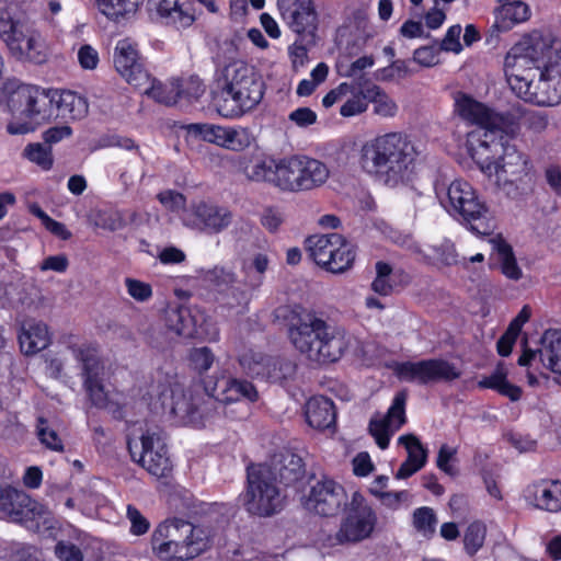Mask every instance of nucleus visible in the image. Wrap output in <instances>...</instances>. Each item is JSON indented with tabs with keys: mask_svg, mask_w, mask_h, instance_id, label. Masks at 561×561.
Here are the masks:
<instances>
[{
	"mask_svg": "<svg viewBox=\"0 0 561 561\" xmlns=\"http://www.w3.org/2000/svg\"><path fill=\"white\" fill-rule=\"evenodd\" d=\"M504 70L512 90L526 102H561V39L550 32L525 35L507 53Z\"/></svg>",
	"mask_w": 561,
	"mask_h": 561,
	"instance_id": "f257e3e1",
	"label": "nucleus"
},
{
	"mask_svg": "<svg viewBox=\"0 0 561 561\" xmlns=\"http://www.w3.org/2000/svg\"><path fill=\"white\" fill-rule=\"evenodd\" d=\"M507 129L497 137L486 133L478 145L470 142V153L480 170L506 195L516 197L531 188L533 164L528 156L513 144Z\"/></svg>",
	"mask_w": 561,
	"mask_h": 561,
	"instance_id": "f03ea898",
	"label": "nucleus"
},
{
	"mask_svg": "<svg viewBox=\"0 0 561 561\" xmlns=\"http://www.w3.org/2000/svg\"><path fill=\"white\" fill-rule=\"evenodd\" d=\"M288 337L294 347L318 364L339 360L356 343L345 329L331 327L314 312L294 311L288 319Z\"/></svg>",
	"mask_w": 561,
	"mask_h": 561,
	"instance_id": "7ed1b4c3",
	"label": "nucleus"
},
{
	"mask_svg": "<svg viewBox=\"0 0 561 561\" xmlns=\"http://www.w3.org/2000/svg\"><path fill=\"white\" fill-rule=\"evenodd\" d=\"M417 151L402 133L379 135L360 148L359 165L369 175L388 186L411 180L416 167Z\"/></svg>",
	"mask_w": 561,
	"mask_h": 561,
	"instance_id": "20e7f679",
	"label": "nucleus"
},
{
	"mask_svg": "<svg viewBox=\"0 0 561 561\" xmlns=\"http://www.w3.org/2000/svg\"><path fill=\"white\" fill-rule=\"evenodd\" d=\"M146 394L150 404L182 420H194L196 416L206 415L204 393L192 385H186L185 379L178 374L157 371L148 386Z\"/></svg>",
	"mask_w": 561,
	"mask_h": 561,
	"instance_id": "39448f33",
	"label": "nucleus"
},
{
	"mask_svg": "<svg viewBox=\"0 0 561 561\" xmlns=\"http://www.w3.org/2000/svg\"><path fill=\"white\" fill-rule=\"evenodd\" d=\"M211 531L182 519L160 524L151 536L154 554L163 561H186L210 545Z\"/></svg>",
	"mask_w": 561,
	"mask_h": 561,
	"instance_id": "423d86ee",
	"label": "nucleus"
},
{
	"mask_svg": "<svg viewBox=\"0 0 561 561\" xmlns=\"http://www.w3.org/2000/svg\"><path fill=\"white\" fill-rule=\"evenodd\" d=\"M222 92L227 95L218 112L226 118L242 116L263 99L264 82L255 69L242 60L228 64L222 70Z\"/></svg>",
	"mask_w": 561,
	"mask_h": 561,
	"instance_id": "0eeeda50",
	"label": "nucleus"
},
{
	"mask_svg": "<svg viewBox=\"0 0 561 561\" xmlns=\"http://www.w3.org/2000/svg\"><path fill=\"white\" fill-rule=\"evenodd\" d=\"M436 192L442 206L450 215L460 217L472 232L481 236L493 232L495 226L490 209L469 182L458 179Z\"/></svg>",
	"mask_w": 561,
	"mask_h": 561,
	"instance_id": "6e6552de",
	"label": "nucleus"
},
{
	"mask_svg": "<svg viewBox=\"0 0 561 561\" xmlns=\"http://www.w3.org/2000/svg\"><path fill=\"white\" fill-rule=\"evenodd\" d=\"M0 105L42 124L54 116V90L8 79L0 85Z\"/></svg>",
	"mask_w": 561,
	"mask_h": 561,
	"instance_id": "1a4fd4ad",
	"label": "nucleus"
},
{
	"mask_svg": "<svg viewBox=\"0 0 561 561\" xmlns=\"http://www.w3.org/2000/svg\"><path fill=\"white\" fill-rule=\"evenodd\" d=\"M243 173L249 181L268 184L283 193L301 192L299 154L283 158L259 154Z\"/></svg>",
	"mask_w": 561,
	"mask_h": 561,
	"instance_id": "9d476101",
	"label": "nucleus"
},
{
	"mask_svg": "<svg viewBox=\"0 0 561 561\" xmlns=\"http://www.w3.org/2000/svg\"><path fill=\"white\" fill-rule=\"evenodd\" d=\"M243 501L247 511L259 516H270L282 508L283 496L268 467L259 466L248 470V488Z\"/></svg>",
	"mask_w": 561,
	"mask_h": 561,
	"instance_id": "9b49d317",
	"label": "nucleus"
},
{
	"mask_svg": "<svg viewBox=\"0 0 561 561\" xmlns=\"http://www.w3.org/2000/svg\"><path fill=\"white\" fill-rule=\"evenodd\" d=\"M306 248L318 265L334 274L348 270L355 259L353 245L336 232L311 236Z\"/></svg>",
	"mask_w": 561,
	"mask_h": 561,
	"instance_id": "f8f14e48",
	"label": "nucleus"
},
{
	"mask_svg": "<svg viewBox=\"0 0 561 561\" xmlns=\"http://www.w3.org/2000/svg\"><path fill=\"white\" fill-rule=\"evenodd\" d=\"M377 524L378 516L374 507L359 492H354L335 539L339 543L360 542L371 537Z\"/></svg>",
	"mask_w": 561,
	"mask_h": 561,
	"instance_id": "ddd939ff",
	"label": "nucleus"
},
{
	"mask_svg": "<svg viewBox=\"0 0 561 561\" xmlns=\"http://www.w3.org/2000/svg\"><path fill=\"white\" fill-rule=\"evenodd\" d=\"M455 107L459 116L470 124L482 128L481 134H472L469 144L478 145L481 138H485L486 133H492L497 137L507 129L512 130V123L505 115L494 112L485 104L472 99L467 94L459 93L455 98Z\"/></svg>",
	"mask_w": 561,
	"mask_h": 561,
	"instance_id": "4468645a",
	"label": "nucleus"
},
{
	"mask_svg": "<svg viewBox=\"0 0 561 561\" xmlns=\"http://www.w3.org/2000/svg\"><path fill=\"white\" fill-rule=\"evenodd\" d=\"M73 357L81 364L83 386L95 407H104L107 393L104 389V366L94 347L89 344L70 347Z\"/></svg>",
	"mask_w": 561,
	"mask_h": 561,
	"instance_id": "2eb2a0df",
	"label": "nucleus"
},
{
	"mask_svg": "<svg viewBox=\"0 0 561 561\" xmlns=\"http://www.w3.org/2000/svg\"><path fill=\"white\" fill-rule=\"evenodd\" d=\"M393 371L403 381L419 383L450 381L460 377V371L453 364L443 359L397 363L393 366Z\"/></svg>",
	"mask_w": 561,
	"mask_h": 561,
	"instance_id": "dca6fc26",
	"label": "nucleus"
},
{
	"mask_svg": "<svg viewBox=\"0 0 561 561\" xmlns=\"http://www.w3.org/2000/svg\"><path fill=\"white\" fill-rule=\"evenodd\" d=\"M232 213L214 203L199 201L191 204L181 216L184 226L206 233H219L232 222Z\"/></svg>",
	"mask_w": 561,
	"mask_h": 561,
	"instance_id": "f3484780",
	"label": "nucleus"
},
{
	"mask_svg": "<svg viewBox=\"0 0 561 561\" xmlns=\"http://www.w3.org/2000/svg\"><path fill=\"white\" fill-rule=\"evenodd\" d=\"M346 503L344 488L329 478L316 481L304 501L306 510L321 516H335Z\"/></svg>",
	"mask_w": 561,
	"mask_h": 561,
	"instance_id": "a211bd4d",
	"label": "nucleus"
},
{
	"mask_svg": "<svg viewBox=\"0 0 561 561\" xmlns=\"http://www.w3.org/2000/svg\"><path fill=\"white\" fill-rule=\"evenodd\" d=\"M10 496L13 501L4 507L3 518L25 524L27 528L34 530H39L41 525L45 528L51 527V514L45 505L31 499L28 494L20 490L11 492Z\"/></svg>",
	"mask_w": 561,
	"mask_h": 561,
	"instance_id": "6ab92c4d",
	"label": "nucleus"
},
{
	"mask_svg": "<svg viewBox=\"0 0 561 561\" xmlns=\"http://www.w3.org/2000/svg\"><path fill=\"white\" fill-rule=\"evenodd\" d=\"M10 496L13 501L4 507L3 518L25 524L27 528L34 530H39L41 525L45 528L51 527V514L45 505L31 499L28 494L20 490L11 492Z\"/></svg>",
	"mask_w": 561,
	"mask_h": 561,
	"instance_id": "aec40b11",
	"label": "nucleus"
},
{
	"mask_svg": "<svg viewBox=\"0 0 561 561\" xmlns=\"http://www.w3.org/2000/svg\"><path fill=\"white\" fill-rule=\"evenodd\" d=\"M113 59L116 71L129 84L140 89L150 83V75L145 69L138 46L130 38H124L116 43Z\"/></svg>",
	"mask_w": 561,
	"mask_h": 561,
	"instance_id": "412c9836",
	"label": "nucleus"
},
{
	"mask_svg": "<svg viewBox=\"0 0 561 561\" xmlns=\"http://www.w3.org/2000/svg\"><path fill=\"white\" fill-rule=\"evenodd\" d=\"M141 451L138 462L157 479L168 478L172 472V462L161 434L147 431L140 437Z\"/></svg>",
	"mask_w": 561,
	"mask_h": 561,
	"instance_id": "4be33fe9",
	"label": "nucleus"
},
{
	"mask_svg": "<svg viewBox=\"0 0 561 561\" xmlns=\"http://www.w3.org/2000/svg\"><path fill=\"white\" fill-rule=\"evenodd\" d=\"M405 402L407 394L398 392L385 415L376 413L371 417L369 433L381 449L389 446L390 437L405 423Z\"/></svg>",
	"mask_w": 561,
	"mask_h": 561,
	"instance_id": "5701e85b",
	"label": "nucleus"
},
{
	"mask_svg": "<svg viewBox=\"0 0 561 561\" xmlns=\"http://www.w3.org/2000/svg\"><path fill=\"white\" fill-rule=\"evenodd\" d=\"M282 19L299 35L313 36L318 28V13L312 0H277Z\"/></svg>",
	"mask_w": 561,
	"mask_h": 561,
	"instance_id": "b1692460",
	"label": "nucleus"
},
{
	"mask_svg": "<svg viewBox=\"0 0 561 561\" xmlns=\"http://www.w3.org/2000/svg\"><path fill=\"white\" fill-rule=\"evenodd\" d=\"M539 358L540 363L552 373L561 375V331L547 330L540 340V348H526L518 358L520 366H528Z\"/></svg>",
	"mask_w": 561,
	"mask_h": 561,
	"instance_id": "393cba45",
	"label": "nucleus"
},
{
	"mask_svg": "<svg viewBox=\"0 0 561 561\" xmlns=\"http://www.w3.org/2000/svg\"><path fill=\"white\" fill-rule=\"evenodd\" d=\"M165 328L178 336L194 337L201 335L205 314L197 308L169 306L163 316Z\"/></svg>",
	"mask_w": 561,
	"mask_h": 561,
	"instance_id": "a878e982",
	"label": "nucleus"
},
{
	"mask_svg": "<svg viewBox=\"0 0 561 561\" xmlns=\"http://www.w3.org/2000/svg\"><path fill=\"white\" fill-rule=\"evenodd\" d=\"M213 399L221 403L237 402L241 399L253 402L257 399V391L250 381L221 376L216 379L208 402L213 403Z\"/></svg>",
	"mask_w": 561,
	"mask_h": 561,
	"instance_id": "bb28decb",
	"label": "nucleus"
},
{
	"mask_svg": "<svg viewBox=\"0 0 561 561\" xmlns=\"http://www.w3.org/2000/svg\"><path fill=\"white\" fill-rule=\"evenodd\" d=\"M526 492L535 507L553 513L561 511V481L541 480L530 484Z\"/></svg>",
	"mask_w": 561,
	"mask_h": 561,
	"instance_id": "cd10ccee",
	"label": "nucleus"
},
{
	"mask_svg": "<svg viewBox=\"0 0 561 561\" xmlns=\"http://www.w3.org/2000/svg\"><path fill=\"white\" fill-rule=\"evenodd\" d=\"M148 8L178 30L187 28L195 21L190 8L180 4L179 0H148Z\"/></svg>",
	"mask_w": 561,
	"mask_h": 561,
	"instance_id": "c85d7f7f",
	"label": "nucleus"
},
{
	"mask_svg": "<svg viewBox=\"0 0 561 561\" xmlns=\"http://www.w3.org/2000/svg\"><path fill=\"white\" fill-rule=\"evenodd\" d=\"M34 26L23 20L14 19L7 11H0V38L12 55L21 50V45Z\"/></svg>",
	"mask_w": 561,
	"mask_h": 561,
	"instance_id": "c756f323",
	"label": "nucleus"
},
{
	"mask_svg": "<svg viewBox=\"0 0 561 561\" xmlns=\"http://www.w3.org/2000/svg\"><path fill=\"white\" fill-rule=\"evenodd\" d=\"M301 192H308L323 186L330 178L329 167L316 158L299 154Z\"/></svg>",
	"mask_w": 561,
	"mask_h": 561,
	"instance_id": "7c9ffc66",
	"label": "nucleus"
},
{
	"mask_svg": "<svg viewBox=\"0 0 561 561\" xmlns=\"http://www.w3.org/2000/svg\"><path fill=\"white\" fill-rule=\"evenodd\" d=\"M56 117L65 121L81 119L88 114L87 101L72 91L54 90Z\"/></svg>",
	"mask_w": 561,
	"mask_h": 561,
	"instance_id": "2f4dec72",
	"label": "nucleus"
},
{
	"mask_svg": "<svg viewBox=\"0 0 561 561\" xmlns=\"http://www.w3.org/2000/svg\"><path fill=\"white\" fill-rule=\"evenodd\" d=\"M19 342L21 351L26 355L46 348L50 343L47 325L34 320L24 322L19 334Z\"/></svg>",
	"mask_w": 561,
	"mask_h": 561,
	"instance_id": "473e14b6",
	"label": "nucleus"
},
{
	"mask_svg": "<svg viewBox=\"0 0 561 561\" xmlns=\"http://www.w3.org/2000/svg\"><path fill=\"white\" fill-rule=\"evenodd\" d=\"M305 415L308 424L316 430L329 428L335 422L333 402L325 397H313L306 403Z\"/></svg>",
	"mask_w": 561,
	"mask_h": 561,
	"instance_id": "72a5a7b5",
	"label": "nucleus"
},
{
	"mask_svg": "<svg viewBox=\"0 0 561 561\" xmlns=\"http://www.w3.org/2000/svg\"><path fill=\"white\" fill-rule=\"evenodd\" d=\"M417 252L428 264L434 266H450L460 262L455 244L447 239L433 244H424L417 248Z\"/></svg>",
	"mask_w": 561,
	"mask_h": 561,
	"instance_id": "f704fd0d",
	"label": "nucleus"
},
{
	"mask_svg": "<svg viewBox=\"0 0 561 561\" xmlns=\"http://www.w3.org/2000/svg\"><path fill=\"white\" fill-rule=\"evenodd\" d=\"M478 387L495 390L511 401H518L522 397V389L507 380V369L504 364H499L490 376L480 379Z\"/></svg>",
	"mask_w": 561,
	"mask_h": 561,
	"instance_id": "c9c22d12",
	"label": "nucleus"
},
{
	"mask_svg": "<svg viewBox=\"0 0 561 561\" xmlns=\"http://www.w3.org/2000/svg\"><path fill=\"white\" fill-rule=\"evenodd\" d=\"M13 56L35 64L45 62L48 56V48L42 34L34 27L22 43L21 50H16Z\"/></svg>",
	"mask_w": 561,
	"mask_h": 561,
	"instance_id": "e433bc0d",
	"label": "nucleus"
},
{
	"mask_svg": "<svg viewBox=\"0 0 561 561\" xmlns=\"http://www.w3.org/2000/svg\"><path fill=\"white\" fill-rule=\"evenodd\" d=\"M491 242L496 251L502 274L508 279L519 280L523 277V271L517 264L512 247L501 238L492 239Z\"/></svg>",
	"mask_w": 561,
	"mask_h": 561,
	"instance_id": "4c0bfd02",
	"label": "nucleus"
},
{
	"mask_svg": "<svg viewBox=\"0 0 561 561\" xmlns=\"http://www.w3.org/2000/svg\"><path fill=\"white\" fill-rule=\"evenodd\" d=\"M495 16L501 27L508 30L517 23L527 21L530 16V10L524 1L506 2L495 9Z\"/></svg>",
	"mask_w": 561,
	"mask_h": 561,
	"instance_id": "58836bf2",
	"label": "nucleus"
},
{
	"mask_svg": "<svg viewBox=\"0 0 561 561\" xmlns=\"http://www.w3.org/2000/svg\"><path fill=\"white\" fill-rule=\"evenodd\" d=\"M140 89H144V92L150 98L167 105L175 104L182 94L180 80L178 79L171 81L169 84H162L150 78V83Z\"/></svg>",
	"mask_w": 561,
	"mask_h": 561,
	"instance_id": "ea45409f",
	"label": "nucleus"
},
{
	"mask_svg": "<svg viewBox=\"0 0 561 561\" xmlns=\"http://www.w3.org/2000/svg\"><path fill=\"white\" fill-rule=\"evenodd\" d=\"M272 356L253 348L244 350L239 356V364L251 377L264 379Z\"/></svg>",
	"mask_w": 561,
	"mask_h": 561,
	"instance_id": "a19ab883",
	"label": "nucleus"
},
{
	"mask_svg": "<svg viewBox=\"0 0 561 561\" xmlns=\"http://www.w3.org/2000/svg\"><path fill=\"white\" fill-rule=\"evenodd\" d=\"M369 103L374 104V113L381 117H393L398 112L396 101L376 84L367 85Z\"/></svg>",
	"mask_w": 561,
	"mask_h": 561,
	"instance_id": "79ce46f5",
	"label": "nucleus"
},
{
	"mask_svg": "<svg viewBox=\"0 0 561 561\" xmlns=\"http://www.w3.org/2000/svg\"><path fill=\"white\" fill-rule=\"evenodd\" d=\"M99 11L111 20L118 21L137 11L138 0H95Z\"/></svg>",
	"mask_w": 561,
	"mask_h": 561,
	"instance_id": "37998d69",
	"label": "nucleus"
},
{
	"mask_svg": "<svg viewBox=\"0 0 561 561\" xmlns=\"http://www.w3.org/2000/svg\"><path fill=\"white\" fill-rule=\"evenodd\" d=\"M438 524L437 516L432 507L422 506L412 514V526L414 530L423 538L430 539L436 533Z\"/></svg>",
	"mask_w": 561,
	"mask_h": 561,
	"instance_id": "c03bdc74",
	"label": "nucleus"
},
{
	"mask_svg": "<svg viewBox=\"0 0 561 561\" xmlns=\"http://www.w3.org/2000/svg\"><path fill=\"white\" fill-rule=\"evenodd\" d=\"M254 141L252 131L247 127H225L222 148L243 151Z\"/></svg>",
	"mask_w": 561,
	"mask_h": 561,
	"instance_id": "a18cd8bd",
	"label": "nucleus"
},
{
	"mask_svg": "<svg viewBox=\"0 0 561 561\" xmlns=\"http://www.w3.org/2000/svg\"><path fill=\"white\" fill-rule=\"evenodd\" d=\"M264 379L271 382H283L296 373V364L284 357H271Z\"/></svg>",
	"mask_w": 561,
	"mask_h": 561,
	"instance_id": "49530a36",
	"label": "nucleus"
},
{
	"mask_svg": "<svg viewBox=\"0 0 561 561\" xmlns=\"http://www.w3.org/2000/svg\"><path fill=\"white\" fill-rule=\"evenodd\" d=\"M359 87H362L360 83ZM348 94L351 95L345 100L340 108V114L343 117L356 116L367 111L369 103V99L366 96L367 85L365 88H359L357 91H354L352 88Z\"/></svg>",
	"mask_w": 561,
	"mask_h": 561,
	"instance_id": "de8ad7c7",
	"label": "nucleus"
},
{
	"mask_svg": "<svg viewBox=\"0 0 561 561\" xmlns=\"http://www.w3.org/2000/svg\"><path fill=\"white\" fill-rule=\"evenodd\" d=\"M486 535V526L480 520H474L467 527L463 535L466 551L473 556L483 546Z\"/></svg>",
	"mask_w": 561,
	"mask_h": 561,
	"instance_id": "09e8293b",
	"label": "nucleus"
},
{
	"mask_svg": "<svg viewBox=\"0 0 561 561\" xmlns=\"http://www.w3.org/2000/svg\"><path fill=\"white\" fill-rule=\"evenodd\" d=\"M398 443L407 449L408 460L415 462L420 467H424L427 460V449L422 445L420 439L413 434L401 435Z\"/></svg>",
	"mask_w": 561,
	"mask_h": 561,
	"instance_id": "8fccbe9b",
	"label": "nucleus"
},
{
	"mask_svg": "<svg viewBox=\"0 0 561 561\" xmlns=\"http://www.w3.org/2000/svg\"><path fill=\"white\" fill-rule=\"evenodd\" d=\"M218 300L230 309L244 308L250 301V295L244 286L237 280L236 284L219 294Z\"/></svg>",
	"mask_w": 561,
	"mask_h": 561,
	"instance_id": "3c124183",
	"label": "nucleus"
},
{
	"mask_svg": "<svg viewBox=\"0 0 561 561\" xmlns=\"http://www.w3.org/2000/svg\"><path fill=\"white\" fill-rule=\"evenodd\" d=\"M23 156L43 170H50L53 167V153L50 147L34 142L24 148Z\"/></svg>",
	"mask_w": 561,
	"mask_h": 561,
	"instance_id": "603ef678",
	"label": "nucleus"
},
{
	"mask_svg": "<svg viewBox=\"0 0 561 561\" xmlns=\"http://www.w3.org/2000/svg\"><path fill=\"white\" fill-rule=\"evenodd\" d=\"M376 499L382 506L391 511H398L403 505H410L412 495L408 490L402 491H386L380 493Z\"/></svg>",
	"mask_w": 561,
	"mask_h": 561,
	"instance_id": "864d4df0",
	"label": "nucleus"
},
{
	"mask_svg": "<svg viewBox=\"0 0 561 561\" xmlns=\"http://www.w3.org/2000/svg\"><path fill=\"white\" fill-rule=\"evenodd\" d=\"M190 129L203 140L222 147L225 127L213 124H193Z\"/></svg>",
	"mask_w": 561,
	"mask_h": 561,
	"instance_id": "5fc2aeb1",
	"label": "nucleus"
},
{
	"mask_svg": "<svg viewBox=\"0 0 561 561\" xmlns=\"http://www.w3.org/2000/svg\"><path fill=\"white\" fill-rule=\"evenodd\" d=\"M520 123L534 133H541L548 127L549 118L543 111L524 110L520 114Z\"/></svg>",
	"mask_w": 561,
	"mask_h": 561,
	"instance_id": "6e6d98bb",
	"label": "nucleus"
},
{
	"mask_svg": "<svg viewBox=\"0 0 561 561\" xmlns=\"http://www.w3.org/2000/svg\"><path fill=\"white\" fill-rule=\"evenodd\" d=\"M158 201L161 203V205L172 213H181V216L184 214V210H187L188 208L185 207L186 205V198L183 194L173 191V190H165L158 194Z\"/></svg>",
	"mask_w": 561,
	"mask_h": 561,
	"instance_id": "4d7b16f0",
	"label": "nucleus"
},
{
	"mask_svg": "<svg viewBox=\"0 0 561 561\" xmlns=\"http://www.w3.org/2000/svg\"><path fill=\"white\" fill-rule=\"evenodd\" d=\"M207 279L215 286L218 295L226 290L231 285L236 284V274L224 267H215L207 274Z\"/></svg>",
	"mask_w": 561,
	"mask_h": 561,
	"instance_id": "13d9d810",
	"label": "nucleus"
},
{
	"mask_svg": "<svg viewBox=\"0 0 561 561\" xmlns=\"http://www.w3.org/2000/svg\"><path fill=\"white\" fill-rule=\"evenodd\" d=\"M78 508L82 514L91 516L102 502V496L88 489H81L77 492Z\"/></svg>",
	"mask_w": 561,
	"mask_h": 561,
	"instance_id": "bf43d9fd",
	"label": "nucleus"
},
{
	"mask_svg": "<svg viewBox=\"0 0 561 561\" xmlns=\"http://www.w3.org/2000/svg\"><path fill=\"white\" fill-rule=\"evenodd\" d=\"M126 517L130 523L129 530L131 535L142 536L149 530L150 522L134 505H127Z\"/></svg>",
	"mask_w": 561,
	"mask_h": 561,
	"instance_id": "052dcab7",
	"label": "nucleus"
},
{
	"mask_svg": "<svg viewBox=\"0 0 561 561\" xmlns=\"http://www.w3.org/2000/svg\"><path fill=\"white\" fill-rule=\"evenodd\" d=\"M190 359L194 369L202 374L213 366L215 356L210 348L204 346L192 350L190 353Z\"/></svg>",
	"mask_w": 561,
	"mask_h": 561,
	"instance_id": "680f3d73",
	"label": "nucleus"
},
{
	"mask_svg": "<svg viewBox=\"0 0 561 561\" xmlns=\"http://www.w3.org/2000/svg\"><path fill=\"white\" fill-rule=\"evenodd\" d=\"M37 436L42 444H44L46 447H48L51 450L60 451L62 450V443L57 433L53 430H50L47 426V423L45 420L39 419L38 425H37Z\"/></svg>",
	"mask_w": 561,
	"mask_h": 561,
	"instance_id": "e2e57ef3",
	"label": "nucleus"
},
{
	"mask_svg": "<svg viewBox=\"0 0 561 561\" xmlns=\"http://www.w3.org/2000/svg\"><path fill=\"white\" fill-rule=\"evenodd\" d=\"M77 58L80 67L84 70H94L100 61L98 50L89 44L80 46Z\"/></svg>",
	"mask_w": 561,
	"mask_h": 561,
	"instance_id": "0e129e2a",
	"label": "nucleus"
},
{
	"mask_svg": "<svg viewBox=\"0 0 561 561\" xmlns=\"http://www.w3.org/2000/svg\"><path fill=\"white\" fill-rule=\"evenodd\" d=\"M55 554L60 561H83L79 547L70 541H60L55 547Z\"/></svg>",
	"mask_w": 561,
	"mask_h": 561,
	"instance_id": "69168bd1",
	"label": "nucleus"
},
{
	"mask_svg": "<svg viewBox=\"0 0 561 561\" xmlns=\"http://www.w3.org/2000/svg\"><path fill=\"white\" fill-rule=\"evenodd\" d=\"M127 293L138 301H147L152 296L151 286L134 278H126Z\"/></svg>",
	"mask_w": 561,
	"mask_h": 561,
	"instance_id": "338daca9",
	"label": "nucleus"
},
{
	"mask_svg": "<svg viewBox=\"0 0 561 561\" xmlns=\"http://www.w3.org/2000/svg\"><path fill=\"white\" fill-rule=\"evenodd\" d=\"M288 55L291 61V68L295 72H299L306 68L309 62L307 48L297 43L288 47Z\"/></svg>",
	"mask_w": 561,
	"mask_h": 561,
	"instance_id": "774afa93",
	"label": "nucleus"
}]
</instances>
